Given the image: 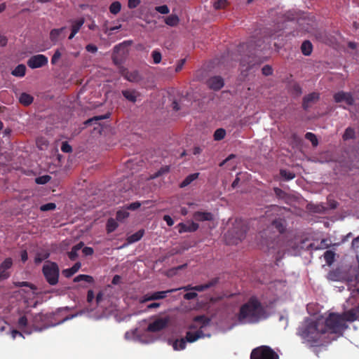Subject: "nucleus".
I'll return each mask as SVG.
<instances>
[{
  "label": "nucleus",
  "mask_w": 359,
  "mask_h": 359,
  "mask_svg": "<svg viewBox=\"0 0 359 359\" xmlns=\"http://www.w3.org/2000/svg\"><path fill=\"white\" fill-rule=\"evenodd\" d=\"M262 72L265 75H270L272 74V69L269 66H265L262 68Z\"/></svg>",
  "instance_id": "0e129e2a"
},
{
  "label": "nucleus",
  "mask_w": 359,
  "mask_h": 359,
  "mask_svg": "<svg viewBox=\"0 0 359 359\" xmlns=\"http://www.w3.org/2000/svg\"><path fill=\"white\" fill-rule=\"evenodd\" d=\"M280 175L286 180H292L294 177V175L293 173L285 170L280 171Z\"/></svg>",
  "instance_id": "8fccbe9b"
},
{
  "label": "nucleus",
  "mask_w": 359,
  "mask_h": 359,
  "mask_svg": "<svg viewBox=\"0 0 359 359\" xmlns=\"http://www.w3.org/2000/svg\"><path fill=\"white\" fill-rule=\"evenodd\" d=\"M266 317L265 308L259 300L252 297L240 308L238 319L242 323H257Z\"/></svg>",
  "instance_id": "f03ea898"
},
{
  "label": "nucleus",
  "mask_w": 359,
  "mask_h": 359,
  "mask_svg": "<svg viewBox=\"0 0 359 359\" xmlns=\"http://www.w3.org/2000/svg\"><path fill=\"white\" fill-rule=\"evenodd\" d=\"M13 266V260L11 258H6L0 264V282L4 281L9 278L11 275V267Z\"/></svg>",
  "instance_id": "9d476101"
},
{
  "label": "nucleus",
  "mask_w": 359,
  "mask_h": 359,
  "mask_svg": "<svg viewBox=\"0 0 359 359\" xmlns=\"http://www.w3.org/2000/svg\"><path fill=\"white\" fill-rule=\"evenodd\" d=\"M199 174L198 172L191 174L188 175L180 184L181 188L185 187L190 184L193 181L196 180L198 177Z\"/></svg>",
  "instance_id": "c85d7f7f"
},
{
  "label": "nucleus",
  "mask_w": 359,
  "mask_h": 359,
  "mask_svg": "<svg viewBox=\"0 0 359 359\" xmlns=\"http://www.w3.org/2000/svg\"><path fill=\"white\" fill-rule=\"evenodd\" d=\"M54 317L53 313H38L36 314L33 319V325L35 328V330L41 331L43 330L47 329L50 327H54L57 325H59L65 320L69 319L70 318L66 317L58 323H53V318Z\"/></svg>",
  "instance_id": "20e7f679"
},
{
  "label": "nucleus",
  "mask_w": 359,
  "mask_h": 359,
  "mask_svg": "<svg viewBox=\"0 0 359 359\" xmlns=\"http://www.w3.org/2000/svg\"><path fill=\"white\" fill-rule=\"evenodd\" d=\"M184 64H185V59H181L180 60H178L176 64L175 72H180L182 69Z\"/></svg>",
  "instance_id": "5fc2aeb1"
},
{
  "label": "nucleus",
  "mask_w": 359,
  "mask_h": 359,
  "mask_svg": "<svg viewBox=\"0 0 359 359\" xmlns=\"http://www.w3.org/2000/svg\"><path fill=\"white\" fill-rule=\"evenodd\" d=\"M27 322H28V320L25 316H21L19 318L18 322L19 328L22 329V328L25 327L27 325Z\"/></svg>",
  "instance_id": "49530a36"
},
{
  "label": "nucleus",
  "mask_w": 359,
  "mask_h": 359,
  "mask_svg": "<svg viewBox=\"0 0 359 359\" xmlns=\"http://www.w3.org/2000/svg\"><path fill=\"white\" fill-rule=\"evenodd\" d=\"M247 227L242 223H238L232 230L229 232L226 239L229 245H238V241L245 237Z\"/></svg>",
  "instance_id": "6e6552de"
},
{
  "label": "nucleus",
  "mask_w": 359,
  "mask_h": 359,
  "mask_svg": "<svg viewBox=\"0 0 359 359\" xmlns=\"http://www.w3.org/2000/svg\"><path fill=\"white\" fill-rule=\"evenodd\" d=\"M61 150L65 153H70L72 149V147L67 142H63L61 146Z\"/></svg>",
  "instance_id": "864d4df0"
},
{
  "label": "nucleus",
  "mask_w": 359,
  "mask_h": 359,
  "mask_svg": "<svg viewBox=\"0 0 359 359\" xmlns=\"http://www.w3.org/2000/svg\"><path fill=\"white\" fill-rule=\"evenodd\" d=\"M155 10L161 14H168L170 12V10L166 5L156 6Z\"/></svg>",
  "instance_id": "09e8293b"
},
{
  "label": "nucleus",
  "mask_w": 359,
  "mask_h": 359,
  "mask_svg": "<svg viewBox=\"0 0 359 359\" xmlns=\"http://www.w3.org/2000/svg\"><path fill=\"white\" fill-rule=\"evenodd\" d=\"M169 321L168 317L158 318L148 325L147 331L151 332H159L168 326Z\"/></svg>",
  "instance_id": "f8f14e48"
},
{
  "label": "nucleus",
  "mask_w": 359,
  "mask_h": 359,
  "mask_svg": "<svg viewBox=\"0 0 359 359\" xmlns=\"http://www.w3.org/2000/svg\"><path fill=\"white\" fill-rule=\"evenodd\" d=\"M209 87L215 90L221 89L224 86V81L220 76H213L208 81Z\"/></svg>",
  "instance_id": "a211bd4d"
},
{
  "label": "nucleus",
  "mask_w": 359,
  "mask_h": 359,
  "mask_svg": "<svg viewBox=\"0 0 359 359\" xmlns=\"http://www.w3.org/2000/svg\"><path fill=\"white\" fill-rule=\"evenodd\" d=\"M26 72V67L25 65H18L11 72V74L17 77H22Z\"/></svg>",
  "instance_id": "bb28decb"
},
{
  "label": "nucleus",
  "mask_w": 359,
  "mask_h": 359,
  "mask_svg": "<svg viewBox=\"0 0 359 359\" xmlns=\"http://www.w3.org/2000/svg\"><path fill=\"white\" fill-rule=\"evenodd\" d=\"M197 296H198V294L196 292H187V293L184 294V298L187 300H191V299H194Z\"/></svg>",
  "instance_id": "4d7b16f0"
},
{
  "label": "nucleus",
  "mask_w": 359,
  "mask_h": 359,
  "mask_svg": "<svg viewBox=\"0 0 359 359\" xmlns=\"http://www.w3.org/2000/svg\"><path fill=\"white\" fill-rule=\"evenodd\" d=\"M163 219L166 222L167 224L170 226H172L174 224L172 219L169 215H165L163 217Z\"/></svg>",
  "instance_id": "69168bd1"
},
{
  "label": "nucleus",
  "mask_w": 359,
  "mask_h": 359,
  "mask_svg": "<svg viewBox=\"0 0 359 359\" xmlns=\"http://www.w3.org/2000/svg\"><path fill=\"white\" fill-rule=\"evenodd\" d=\"M143 234H144L143 230L138 231L135 233H134L128 237V243H132L138 241L143 236Z\"/></svg>",
  "instance_id": "f704fd0d"
},
{
  "label": "nucleus",
  "mask_w": 359,
  "mask_h": 359,
  "mask_svg": "<svg viewBox=\"0 0 359 359\" xmlns=\"http://www.w3.org/2000/svg\"><path fill=\"white\" fill-rule=\"evenodd\" d=\"M172 346L175 351H182L186 348L187 341L184 338L176 339L172 342Z\"/></svg>",
  "instance_id": "a878e982"
},
{
  "label": "nucleus",
  "mask_w": 359,
  "mask_h": 359,
  "mask_svg": "<svg viewBox=\"0 0 359 359\" xmlns=\"http://www.w3.org/2000/svg\"><path fill=\"white\" fill-rule=\"evenodd\" d=\"M275 227L279 233L284 232L285 229V222L283 219H278L273 222L271 228Z\"/></svg>",
  "instance_id": "c756f323"
},
{
  "label": "nucleus",
  "mask_w": 359,
  "mask_h": 359,
  "mask_svg": "<svg viewBox=\"0 0 359 359\" xmlns=\"http://www.w3.org/2000/svg\"><path fill=\"white\" fill-rule=\"evenodd\" d=\"M227 4V0H215L214 1L213 6L215 9H223L226 8Z\"/></svg>",
  "instance_id": "58836bf2"
},
{
  "label": "nucleus",
  "mask_w": 359,
  "mask_h": 359,
  "mask_svg": "<svg viewBox=\"0 0 359 359\" xmlns=\"http://www.w3.org/2000/svg\"><path fill=\"white\" fill-rule=\"evenodd\" d=\"M80 249L81 248H72V250L69 252V257L71 260H75L77 257L76 250Z\"/></svg>",
  "instance_id": "bf43d9fd"
},
{
  "label": "nucleus",
  "mask_w": 359,
  "mask_h": 359,
  "mask_svg": "<svg viewBox=\"0 0 359 359\" xmlns=\"http://www.w3.org/2000/svg\"><path fill=\"white\" fill-rule=\"evenodd\" d=\"M33 100L34 97L27 93H22L19 96V102L24 106H28L31 104L33 102Z\"/></svg>",
  "instance_id": "393cba45"
},
{
  "label": "nucleus",
  "mask_w": 359,
  "mask_h": 359,
  "mask_svg": "<svg viewBox=\"0 0 359 359\" xmlns=\"http://www.w3.org/2000/svg\"><path fill=\"white\" fill-rule=\"evenodd\" d=\"M50 255V252H47L46 250H42L40 252H38L36 254V256L34 257V262L36 264H39L42 261L46 259Z\"/></svg>",
  "instance_id": "cd10ccee"
},
{
  "label": "nucleus",
  "mask_w": 359,
  "mask_h": 359,
  "mask_svg": "<svg viewBox=\"0 0 359 359\" xmlns=\"http://www.w3.org/2000/svg\"><path fill=\"white\" fill-rule=\"evenodd\" d=\"M121 8V4L118 1L113 2L109 6V11L112 14H117Z\"/></svg>",
  "instance_id": "e433bc0d"
},
{
  "label": "nucleus",
  "mask_w": 359,
  "mask_h": 359,
  "mask_svg": "<svg viewBox=\"0 0 359 359\" xmlns=\"http://www.w3.org/2000/svg\"><path fill=\"white\" fill-rule=\"evenodd\" d=\"M194 321L195 323H200L201 325V328H202V327L206 326L207 325H208L210 320L205 316L201 315V316H197L194 317Z\"/></svg>",
  "instance_id": "7c9ffc66"
},
{
  "label": "nucleus",
  "mask_w": 359,
  "mask_h": 359,
  "mask_svg": "<svg viewBox=\"0 0 359 359\" xmlns=\"http://www.w3.org/2000/svg\"><path fill=\"white\" fill-rule=\"evenodd\" d=\"M121 280V277L119 275H115L113 277L111 283L114 285H117L120 283Z\"/></svg>",
  "instance_id": "774afa93"
},
{
  "label": "nucleus",
  "mask_w": 359,
  "mask_h": 359,
  "mask_svg": "<svg viewBox=\"0 0 359 359\" xmlns=\"http://www.w3.org/2000/svg\"><path fill=\"white\" fill-rule=\"evenodd\" d=\"M319 99V95L317 93H311L304 97L303 106L305 109L309 107L316 103Z\"/></svg>",
  "instance_id": "6ab92c4d"
},
{
  "label": "nucleus",
  "mask_w": 359,
  "mask_h": 359,
  "mask_svg": "<svg viewBox=\"0 0 359 359\" xmlns=\"http://www.w3.org/2000/svg\"><path fill=\"white\" fill-rule=\"evenodd\" d=\"M81 280H86V282L90 283V276L89 275H79L74 278V282H79Z\"/></svg>",
  "instance_id": "603ef678"
},
{
  "label": "nucleus",
  "mask_w": 359,
  "mask_h": 359,
  "mask_svg": "<svg viewBox=\"0 0 359 359\" xmlns=\"http://www.w3.org/2000/svg\"><path fill=\"white\" fill-rule=\"evenodd\" d=\"M62 273L66 278H70L74 275L70 268L62 270Z\"/></svg>",
  "instance_id": "052dcab7"
},
{
  "label": "nucleus",
  "mask_w": 359,
  "mask_h": 359,
  "mask_svg": "<svg viewBox=\"0 0 359 359\" xmlns=\"http://www.w3.org/2000/svg\"><path fill=\"white\" fill-rule=\"evenodd\" d=\"M42 273L49 285H55L57 284L60 269L55 262L47 261L43 266Z\"/></svg>",
  "instance_id": "39448f33"
},
{
  "label": "nucleus",
  "mask_w": 359,
  "mask_h": 359,
  "mask_svg": "<svg viewBox=\"0 0 359 359\" xmlns=\"http://www.w3.org/2000/svg\"><path fill=\"white\" fill-rule=\"evenodd\" d=\"M345 278V273L339 268L330 271L327 275V278L332 281H342Z\"/></svg>",
  "instance_id": "2eb2a0df"
},
{
  "label": "nucleus",
  "mask_w": 359,
  "mask_h": 359,
  "mask_svg": "<svg viewBox=\"0 0 359 359\" xmlns=\"http://www.w3.org/2000/svg\"><path fill=\"white\" fill-rule=\"evenodd\" d=\"M61 55H62V54H61L60 51L59 50H57L52 57L51 63L53 65L56 64L57 62V61L60 60V58L61 57Z\"/></svg>",
  "instance_id": "3c124183"
},
{
  "label": "nucleus",
  "mask_w": 359,
  "mask_h": 359,
  "mask_svg": "<svg viewBox=\"0 0 359 359\" xmlns=\"http://www.w3.org/2000/svg\"><path fill=\"white\" fill-rule=\"evenodd\" d=\"M204 336L203 332L201 330H198L196 332H187L184 339L187 342L193 343L201 338H203Z\"/></svg>",
  "instance_id": "dca6fc26"
},
{
  "label": "nucleus",
  "mask_w": 359,
  "mask_h": 359,
  "mask_svg": "<svg viewBox=\"0 0 359 359\" xmlns=\"http://www.w3.org/2000/svg\"><path fill=\"white\" fill-rule=\"evenodd\" d=\"M110 116V113L107 112L102 116H95L91 117V128H93V135H100L106 130L109 126L107 119Z\"/></svg>",
  "instance_id": "0eeeda50"
},
{
  "label": "nucleus",
  "mask_w": 359,
  "mask_h": 359,
  "mask_svg": "<svg viewBox=\"0 0 359 359\" xmlns=\"http://www.w3.org/2000/svg\"><path fill=\"white\" fill-rule=\"evenodd\" d=\"M18 285L20 287H22V286L29 287L33 290L36 289V287L33 284H32L29 282H20V283H18Z\"/></svg>",
  "instance_id": "680f3d73"
},
{
  "label": "nucleus",
  "mask_w": 359,
  "mask_h": 359,
  "mask_svg": "<svg viewBox=\"0 0 359 359\" xmlns=\"http://www.w3.org/2000/svg\"><path fill=\"white\" fill-rule=\"evenodd\" d=\"M198 228L199 225L192 220H189L184 223H180L176 226V229L180 233L194 232Z\"/></svg>",
  "instance_id": "4468645a"
},
{
  "label": "nucleus",
  "mask_w": 359,
  "mask_h": 359,
  "mask_svg": "<svg viewBox=\"0 0 359 359\" xmlns=\"http://www.w3.org/2000/svg\"><path fill=\"white\" fill-rule=\"evenodd\" d=\"M341 316H342L343 318L344 319L345 323H346V322H353L359 319L358 308L356 310L351 309L349 311H345L341 313Z\"/></svg>",
  "instance_id": "f3484780"
},
{
  "label": "nucleus",
  "mask_w": 359,
  "mask_h": 359,
  "mask_svg": "<svg viewBox=\"0 0 359 359\" xmlns=\"http://www.w3.org/2000/svg\"><path fill=\"white\" fill-rule=\"evenodd\" d=\"M124 76L130 81H136L139 79L138 74L136 73L129 74L127 72L126 74H124Z\"/></svg>",
  "instance_id": "de8ad7c7"
},
{
  "label": "nucleus",
  "mask_w": 359,
  "mask_h": 359,
  "mask_svg": "<svg viewBox=\"0 0 359 359\" xmlns=\"http://www.w3.org/2000/svg\"><path fill=\"white\" fill-rule=\"evenodd\" d=\"M354 137H355V132L351 128H348L346 130V131H345V133H344V134L343 135V138L345 140L353 139Z\"/></svg>",
  "instance_id": "a19ab883"
},
{
  "label": "nucleus",
  "mask_w": 359,
  "mask_h": 359,
  "mask_svg": "<svg viewBox=\"0 0 359 359\" xmlns=\"http://www.w3.org/2000/svg\"><path fill=\"white\" fill-rule=\"evenodd\" d=\"M84 23V20L83 18L78 19L72 22V33L69 36V39H73L75 34L79 32L80 28Z\"/></svg>",
  "instance_id": "5701e85b"
},
{
  "label": "nucleus",
  "mask_w": 359,
  "mask_h": 359,
  "mask_svg": "<svg viewBox=\"0 0 359 359\" xmlns=\"http://www.w3.org/2000/svg\"><path fill=\"white\" fill-rule=\"evenodd\" d=\"M334 252L331 250H327L324 253V259L327 265H332L334 261Z\"/></svg>",
  "instance_id": "473e14b6"
},
{
  "label": "nucleus",
  "mask_w": 359,
  "mask_h": 359,
  "mask_svg": "<svg viewBox=\"0 0 359 359\" xmlns=\"http://www.w3.org/2000/svg\"><path fill=\"white\" fill-rule=\"evenodd\" d=\"M334 99L336 102L341 103L344 106L352 105L354 102V99L352 95L349 93L340 91L334 94Z\"/></svg>",
  "instance_id": "ddd939ff"
},
{
  "label": "nucleus",
  "mask_w": 359,
  "mask_h": 359,
  "mask_svg": "<svg viewBox=\"0 0 359 359\" xmlns=\"http://www.w3.org/2000/svg\"><path fill=\"white\" fill-rule=\"evenodd\" d=\"M226 135V131L222 128L217 129L214 133V139L215 140H222Z\"/></svg>",
  "instance_id": "ea45409f"
},
{
  "label": "nucleus",
  "mask_w": 359,
  "mask_h": 359,
  "mask_svg": "<svg viewBox=\"0 0 359 359\" xmlns=\"http://www.w3.org/2000/svg\"><path fill=\"white\" fill-rule=\"evenodd\" d=\"M118 226V224L113 218L109 219L107 223V230L108 232L114 231Z\"/></svg>",
  "instance_id": "4c0bfd02"
},
{
  "label": "nucleus",
  "mask_w": 359,
  "mask_h": 359,
  "mask_svg": "<svg viewBox=\"0 0 359 359\" xmlns=\"http://www.w3.org/2000/svg\"><path fill=\"white\" fill-rule=\"evenodd\" d=\"M218 283L217 278H213L208 283L203 285H198L193 287V290L198 291V292H202L204 291L211 287L215 286Z\"/></svg>",
  "instance_id": "b1692460"
},
{
  "label": "nucleus",
  "mask_w": 359,
  "mask_h": 359,
  "mask_svg": "<svg viewBox=\"0 0 359 359\" xmlns=\"http://www.w3.org/2000/svg\"><path fill=\"white\" fill-rule=\"evenodd\" d=\"M48 57L45 56L44 55H36L34 56H32L28 60H27V65L31 69H36L40 68L43 66H45L48 63Z\"/></svg>",
  "instance_id": "9b49d317"
},
{
  "label": "nucleus",
  "mask_w": 359,
  "mask_h": 359,
  "mask_svg": "<svg viewBox=\"0 0 359 359\" xmlns=\"http://www.w3.org/2000/svg\"><path fill=\"white\" fill-rule=\"evenodd\" d=\"M50 177L48 175H43L36 178V182L39 184H44L49 182Z\"/></svg>",
  "instance_id": "a18cd8bd"
},
{
  "label": "nucleus",
  "mask_w": 359,
  "mask_h": 359,
  "mask_svg": "<svg viewBox=\"0 0 359 359\" xmlns=\"http://www.w3.org/2000/svg\"><path fill=\"white\" fill-rule=\"evenodd\" d=\"M250 359H280L278 354L270 346L262 345L253 348Z\"/></svg>",
  "instance_id": "423d86ee"
},
{
  "label": "nucleus",
  "mask_w": 359,
  "mask_h": 359,
  "mask_svg": "<svg viewBox=\"0 0 359 359\" xmlns=\"http://www.w3.org/2000/svg\"><path fill=\"white\" fill-rule=\"evenodd\" d=\"M322 327L325 334H334L339 337L343 335L348 325L341 314L330 313L324 320H322Z\"/></svg>",
  "instance_id": "7ed1b4c3"
},
{
  "label": "nucleus",
  "mask_w": 359,
  "mask_h": 359,
  "mask_svg": "<svg viewBox=\"0 0 359 359\" xmlns=\"http://www.w3.org/2000/svg\"><path fill=\"white\" fill-rule=\"evenodd\" d=\"M179 289H170L165 291H157L151 293H147L142 297L140 300V303H145L149 301L163 299L165 298L168 294L177 291Z\"/></svg>",
  "instance_id": "1a4fd4ad"
},
{
  "label": "nucleus",
  "mask_w": 359,
  "mask_h": 359,
  "mask_svg": "<svg viewBox=\"0 0 359 359\" xmlns=\"http://www.w3.org/2000/svg\"><path fill=\"white\" fill-rule=\"evenodd\" d=\"M80 267H81V264L79 262H76L70 269H71L72 271L73 272V273L74 274V273H76L79 271Z\"/></svg>",
  "instance_id": "338daca9"
},
{
  "label": "nucleus",
  "mask_w": 359,
  "mask_h": 359,
  "mask_svg": "<svg viewBox=\"0 0 359 359\" xmlns=\"http://www.w3.org/2000/svg\"><path fill=\"white\" fill-rule=\"evenodd\" d=\"M292 88H293V93L295 95H298L301 93V88L297 83H293Z\"/></svg>",
  "instance_id": "e2e57ef3"
},
{
  "label": "nucleus",
  "mask_w": 359,
  "mask_h": 359,
  "mask_svg": "<svg viewBox=\"0 0 359 359\" xmlns=\"http://www.w3.org/2000/svg\"><path fill=\"white\" fill-rule=\"evenodd\" d=\"M306 138L309 140L313 146H317L318 144V140L316 136L311 133H307L305 135Z\"/></svg>",
  "instance_id": "37998d69"
},
{
  "label": "nucleus",
  "mask_w": 359,
  "mask_h": 359,
  "mask_svg": "<svg viewBox=\"0 0 359 359\" xmlns=\"http://www.w3.org/2000/svg\"><path fill=\"white\" fill-rule=\"evenodd\" d=\"M194 217L199 222L211 221L213 219V215L209 212L197 211L194 212Z\"/></svg>",
  "instance_id": "aec40b11"
},
{
  "label": "nucleus",
  "mask_w": 359,
  "mask_h": 359,
  "mask_svg": "<svg viewBox=\"0 0 359 359\" xmlns=\"http://www.w3.org/2000/svg\"><path fill=\"white\" fill-rule=\"evenodd\" d=\"M140 206H141V203L140 202H135V203H133L126 206V208L127 210H135L137 209L138 208H140Z\"/></svg>",
  "instance_id": "13d9d810"
},
{
  "label": "nucleus",
  "mask_w": 359,
  "mask_h": 359,
  "mask_svg": "<svg viewBox=\"0 0 359 359\" xmlns=\"http://www.w3.org/2000/svg\"><path fill=\"white\" fill-rule=\"evenodd\" d=\"M140 0H128V6L129 8H135L139 6Z\"/></svg>",
  "instance_id": "6e6d98bb"
},
{
  "label": "nucleus",
  "mask_w": 359,
  "mask_h": 359,
  "mask_svg": "<svg viewBox=\"0 0 359 359\" xmlns=\"http://www.w3.org/2000/svg\"><path fill=\"white\" fill-rule=\"evenodd\" d=\"M122 94L126 99L132 102H135L137 100L138 97H140V94L133 90H123Z\"/></svg>",
  "instance_id": "4be33fe9"
},
{
  "label": "nucleus",
  "mask_w": 359,
  "mask_h": 359,
  "mask_svg": "<svg viewBox=\"0 0 359 359\" xmlns=\"http://www.w3.org/2000/svg\"><path fill=\"white\" fill-rule=\"evenodd\" d=\"M297 334L304 342L311 346H317L325 342V333L322 327V320H313L306 318L297 328Z\"/></svg>",
  "instance_id": "f257e3e1"
},
{
  "label": "nucleus",
  "mask_w": 359,
  "mask_h": 359,
  "mask_svg": "<svg viewBox=\"0 0 359 359\" xmlns=\"http://www.w3.org/2000/svg\"><path fill=\"white\" fill-rule=\"evenodd\" d=\"M179 18L176 15H170L165 19V22L171 27H175L179 23Z\"/></svg>",
  "instance_id": "2f4dec72"
},
{
  "label": "nucleus",
  "mask_w": 359,
  "mask_h": 359,
  "mask_svg": "<svg viewBox=\"0 0 359 359\" xmlns=\"http://www.w3.org/2000/svg\"><path fill=\"white\" fill-rule=\"evenodd\" d=\"M65 28L62 27L60 29H54L50 33V38L53 41H57L58 40L63 39L65 37V34H64Z\"/></svg>",
  "instance_id": "412c9836"
},
{
  "label": "nucleus",
  "mask_w": 359,
  "mask_h": 359,
  "mask_svg": "<svg viewBox=\"0 0 359 359\" xmlns=\"http://www.w3.org/2000/svg\"><path fill=\"white\" fill-rule=\"evenodd\" d=\"M302 53L305 55H309L312 52V44L309 41H304L302 45Z\"/></svg>",
  "instance_id": "c9c22d12"
},
{
  "label": "nucleus",
  "mask_w": 359,
  "mask_h": 359,
  "mask_svg": "<svg viewBox=\"0 0 359 359\" xmlns=\"http://www.w3.org/2000/svg\"><path fill=\"white\" fill-rule=\"evenodd\" d=\"M151 57H152L154 62L155 64H158L161 62L162 57H161V54L159 51L154 50L151 53Z\"/></svg>",
  "instance_id": "79ce46f5"
},
{
  "label": "nucleus",
  "mask_w": 359,
  "mask_h": 359,
  "mask_svg": "<svg viewBox=\"0 0 359 359\" xmlns=\"http://www.w3.org/2000/svg\"><path fill=\"white\" fill-rule=\"evenodd\" d=\"M56 208V205L54 203H48L45 205H43L40 207V210L41 211H48L55 210Z\"/></svg>",
  "instance_id": "c03bdc74"
},
{
  "label": "nucleus",
  "mask_w": 359,
  "mask_h": 359,
  "mask_svg": "<svg viewBox=\"0 0 359 359\" xmlns=\"http://www.w3.org/2000/svg\"><path fill=\"white\" fill-rule=\"evenodd\" d=\"M129 216V212L126 207L119 210L116 212V219L118 221H123V219L128 218Z\"/></svg>",
  "instance_id": "72a5a7b5"
}]
</instances>
